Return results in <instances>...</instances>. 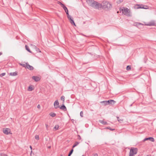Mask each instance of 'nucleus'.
Segmentation results:
<instances>
[{"label": "nucleus", "mask_w": 156, "mask_h": 156, "mask_svg": "<svg viewBox=\"0 0 156 156\" xmlns=\"http://www.w3.org/2000/svg\"><path fill=\"white\" fill-rule=\"evenodd\" d=\"M87 2L89 6L95 9L99 10L101 9V4L94 0H87Z\"/></svg>", "instance_id": "nucleus-1"}, {"label": "nucleus", "mask_w": 156, "mask_h": 156, "mask_svg": "<svg viewBox=\"0 0 156 156\" xmlns=\"http://www.w3.org/2000/svg\"><path fill=\"white\" fill-rule=\"evenodd\" d=\"M101 4V8L104 10H108L111 9L112 7V5L108 1H104Z\"/></svg>", "instance_id": "nucleus-2"}, {"label": "nucleus", "mask_w": 156, "mask_h": 156, "mask_svg": "<svg viewBox=\"0 0 156 156\" xmlns=\"http://www.w3.org/2000/svg\"><path fill=\"white\" fill-rule=\"evenodd\" d=\"M119 10L120 12H122V13L126 15V16H131V13L130 12L129 10L127 8H122L119 9Z\"/></svg>", "instance_id": "nucleus-3"}, {"label": "nucleus", "mask_w": 156, "mask_h": 156, "mask_svg": "<svg viewBox=\"0 0 156 156\" xmlns=\"http://www.w3.org/2000/svg\"><path fill=\"white\" fill-rule=\"evenodd\" d=\"M138 149L136 148L131 147L130 150L129 156H134L137 153Z\"/></svg>", "instance_id": "nucleus-4"}, {"label": "nucleus", "mask_w": 156, "mask_h": 156, "mask_svg": "<svg viewBox=\"0 0 156 156\" xmlns=\"http://www.w3.org/2000/svg\"><path fill=\"white\" fill-rule=\"evenodd\" d=\"M134 8L136 9H147L148 8L147 6H144L142 5H136L134 6Z\"/></svg>", "instance_id": "nucleus-5"}, {"label": "nucleus", "mask_w": 156, "mask_h": 156, "mask_svg": "<svg viewBox=\"0 0 156 156\" xmlns=\"http://www.w3.org/2000/svg\"><path fill=\"white\" fill-rule=\"evenodd\" d=\"M3 132L6 135L12 134L10 129L8 128H3Z\"/></svg>", "instance_id": "nucleus-6"}, {"label": "nucleus", "mask_w": 156, "mask_h": 156, "mask_svg": "<svg viewBox=\"0 0 156 156\" xmlns=\"http://www.w3.org/2000/svg\"><path fill=\"white\" fill-rule=\"evenodd\" d=\"M32 79L36 82L39 81L41 80V77L37 76H33L32 77Z\"/></svg>", "instance_id": "nucleus-7"}, {"label": "nucleus", "mask_w": 156, "mask_h": 156, "mask_svg": "<svg viewBox=\"0 0 156 156\" xmlns=\"http://www.w3.org/2000/svg\"><path fill=\"white\" fill-rule=\"evenodd\" d=\"M108 105H113L116 102V101L113 100H109L107 101Z\"/></svg>", "instance_id": "nucleus-8"}, {"label": "nucleus", "mask_w": 156, "mask_h": 156, "mask_svg": "<svg viewBox=\"0 0 156 156\" xmlns=\"http://www.w3.org/2000/svg\"><path fill=\"white\" fill-rule=\"evenodd\" d=\"M26 68L30 70H33L34 68V67L30 65L27 62L26 63Z\"/></svg>", "instance_id": "nucleus-9"}, {"label": "nucleus", "mask_w": 156, "mask_h": 156, "mask_svg": "<svg viewBox=\"0 0 156 156\" xmlns=\"http://www.w3.org/2000/svg\"><path fill=\"white\" fill-rule=\"evenodd\" d=\"M54 105L55 108H57L59 107V102L58 100L55 101L54 104Z\"/></svg>", "instance_id": "nucleus-10"}, {"label": "nucleus", "mask_w": 156, "mask_h": 156, "mask_svg": "<svg viewBox=\"0 0 156 156\" xmlns=\"http://www.w3.org/2000/svg\"><path fill=\"white\" fill-rule=\"evenodd\" d=\"M147 140H150L152 142H154V139L152 137L146 138L143 140V141H145Z\"/></svg>", "instance_id": "nucleus-11"}, {"label": "nucleus", "mask_w": 156, "mask_h": 156, "mask_svg": "<svg viewBox=\"0 0 156 156\" xmlns=\"http://www.w3.org/2000/svg\"><path fill=\"white\" fill-rule=\"evenodd\" d=\"M147 25L149 26H156V23L154 21H152L151 22H149Z\"/></svg>", "instance_id": "nucleus-12"}, {"label": "nucleus", "mask_w": 156, "mask_h": 156, "mask_svg": "<svg viewBox=\"0 0 156 156\" xmlns=\"http://www.w3.org/2000/svg\"><path fill=\"white\" fill-rule=\"evenodd\" d=\"M59 108L61 109H62L64 111H66L67 110L64 104H63L62 106L60 107H59Z\"/></svg>", "instance_id": "nucleus-13"}, {"label": "nucleus", "mask_w": 156, "mask_h": 156, "mask_svg": "<svg viewBox=\"0 0 156 156\" xmlns=\"http://www.w3.org/2000/svg\"><path fill=\"white\" fill-rule=\"evenodd\" d=\"M63 8L65 11V12L67 16H69V14L68 12V10L67 7L66 6H65Z\"/></svg>", "instance_id": "nucleus-14"}, {"label": "nucleus", "mask_w": 156, "mask_h": 156, "mask_svg": "<svg viewBox=\"0 0 156 156\" xmlns=\"http://www.w3.org/2000/svg\"><path fill=\"white\" fill-rule=\"evenodd\" d=\"M10 75L12 76H16L17 75V73L16 72L11 73H9Z\"/></svg>", "instance_id": "nucleus-15"}, {"label": "nucleus", "mask_w": 156, "mask_h": 156, "mask_svg": "<svg viewBox=\"0 0 156 156\" xmlns=\"http://www.w3.org/2000/svg\"><path fill=\"white\" fill-rule=\"evenodd\" d=\"M34 48L35 49L36 51L37 52H40L41 51L40 49L37 47V46H34Z\"/></svg>", "instance_id": "nucleus-16"}, {"label": "nucleus", "mask_w": 156, "mask_h": 156, "mask_svg": "<svg viewBox=\"0 0 156 156\" xmlns=\"http://www.w3.org/2000/svg\"><path fill=\"white\" fill-rule=\"evenodd\" d=\"M25 48H26V50L28 51L29 52H30V53H32V52L30 50L29 48V47L27 46V45H25Z\"/></svg>", "instance_id": "nucleus-17"}, {"label": "nucleus", "mask_w": 156, "mask_h": 156, "mask_svg": "<svg viewBox=\"0 0 156 156\" xmlns=\"http://www.w3.org/2000/svg\"><path fill=\"white\" fill-rule=\"evenodd\" d=\"M99 122L100 123L104 125L108 124V123L104 121L103 120H99Z\"/></svg>", "instance_id": "nucleus-18"}, {"label": "nucleus", "mask_w": 156, "mask_h": 156, "mask_svg": "<svg viewBox=\"0 0 156 156\" xmlns=\"http://www.w3.org/2000/svg\"><path fill=\"white\" fill-rule=\"evenodd\" d=\"M79 142H78L77 141H76V142H75L74 144H73V148L74 147H76V146H77L79 144Z\"/></svg>", "instance_id": "nucleus-19"}, {"label": "nucleus", "mask_w": 156, "mask_h": 156, "mask_svg": "<svg viewBox=\"0 0 156 156\" xmlns=\"http://www.w3.org/2000/svg\"><path fill=\"white\" fill-rule=\"evenodd\" d=\"M34 89L33 88V87L31 86H29L28 87V90L29 91H30L33 90Z\"/></svg>", "instance_id": "nucleus-20"}, {"label": "nucleus", "mask_w": 156, "mask_h": 156, "mask_svg": "<svg viewBox=\"0 0 156 156\" xmlns=\"http://www.w3.org/2000/svg\"><path fill=\"white\" fill-rule=\"evenodd\" d=\"M102 104H103L105 105H108L107 101H104L101 102Z\"/></svg>", "instance_id": "nucleus-21"}, {"label": "nucleus", "mask_w": 156, "mask_h": 156, "mask_svg": "<svg viewBox=\"0 0 156 156\" xmlns=\"http://www.w3.org/2000/svg\"><path fill=\"white\" fill-rule=\"evenodd\" d=\"M49 115L52 117H54L56 116V114L55 113H53L51 112V113H50Z\"/></svg>", "instance_id": "nucleus-22"}, {"label": "nucleus", "mask_w": 156, "mask_h": 156, "mask_svg": "<svg viewBox=\"0 0 156 156\" xmlns=\"http://www.w3.org/2000/svg\"><path fill=\"white\" fill-rule=\"evenodd\" d=\"M73 151V148L72 149H71L69 153V154L68 155V156H70L72 154Z\"/></svg>", "instance_id": "nucleus-23"}, {"label": "nucleus", "mask_w": 156, "mask_h": 156, "mask_svg": "<svg viewBox=\"0 0 156 156\" xmlns=\"http://www.w3.org/2000/svg\"><path fill=\"white\" fill-rule=\"evenodd\" d=\"M58 4H60L61 6V7H62V8L65 6V5L64 4H62V3H61L60 2H58Z\"/></svg>", "instance_id": "nucleus-24"}, {"label": "nucleus", "mask_w": 156, "mask_h": 156, "mask_svg": "<svg viewBox=\"0 0 156 156\" xmlns=\"http://www.w3.org/2000/svg\"><path fill=\"white\" fill-rule=\"evenodd\" d=\"M70 22L72 25H74L75 26H76V25L73 19L70 21Z\"/></svg>", "instance_id": "nucleus-25"}, {"label": "nucleus", "mask_w": 156, "mask_h": 156, "mask_svg": "<svg viewBox=\"0 0 156 156\" xmlns=\"http://www.w3.org/2000/svg\"><path fill=\"white\" fill-rule=\"evenodd\" d=\"M131 69V66H127L126 68V69L129 71V70H130Z\"/></svg>", "instance_id": "nucleus-26"}, {"label": "nucleus", "mask_w": 156, "mask_h": 156, "mask_svg": "<svg viewBox=\"0 0 156 156\" xmlns=\"http://www.w3.org/2000/svg\"><path fill=\"white\" fill-rule=\"evenodd\" d=\"M59 128V126L58 125H56L54 127L55 130H57Z\"/></svg>", "instance_id": "nucleus-27"}, {"label": "nucleus", "mask_w": 156, "mask_h": 156, "mask_svg": "<svg viewBox=\"0 0 156 156\" xmlns=\"http://www.w3.org/2000/svg\"><path fill=\"white\" fill-rule=\"evenodd\" d=\"M61 99L63 101V103H64L65 101V97L64 96H62L61 97Z\"/></svg>", "instance_id": "nucleus-28"}, {"label": "nucleus", "mask_w": 156, "mask_h": 156, "mask_svg": "<svg viewBox=\"0 0 156 156\" xmlns=\"http://www.w3.org/2000/svg\"><path fill=\"white\" fill-rule=\"evenodd\" d=\"M106 129H109L113 131L115 130V129H112L110 127H108L106 128Z\"/></svg>", "instance_id": "nucleus-29"}, {"label": "nucleus", "mask_w": 156, "mask_h": 156, "mask_svg": "<svg viewBox=\"0 0 156 156\" xmlns=\"http://www.w3.org/2000/svg\"><path fill=\"white\" fill-rule=\"evenodd\" d=\"M117 119L118 121L120 122H121V121H123L122 119H120L119 117H117Z\"/></svg>", "instance_id": "nucleus-30"}, {"label": "nucleus", "mask_w": 156, "mask_h": 156, "mask_svg": "<svg viewBox=\"0 0 156 156\" xmlns=\"http://www.w3.org/2000/svg\"><path fill=\"white\" fill-rule=\"evenodd\" d=\"M19 64L20 66H22L23 67H25V68H26V65H25V64H22V63H20Z\"/></svg>", "instance_id": "nucleus-31"}, {"label": "nucleus", "mask_w": 156, "mask_h": 156, "mask_svg": "<svg viewBox=\"0 0 156 156\" xmlns=\"http://www.w3.org/2000/svg\"><path fill=\"white\" fill-rule=\"evenodd\" d=\"M5 75V73H3L0 74V77H2V76H4Z\"/></svg>", "instance_id": "nucleus-32"}, {"label": "nucleus", "mask_w": 156, "mask_h": 156, "mask_svg": "<svg viewBox=\"0 0 156 156\" xmlns=\"http://www.w3.org/2000/svg\"><path fill=\"white\" fill-rule=\"evenodd\" d=\"M35 138L37 140H39V136L38 135H36L35 136Z\"/></svg>", "instance_id": "nucleus-33"}, {"label": "nucleus", "mask_w": 156, "mask_h": 156, "mask_svg": "<svg viewBox=\"0 0 156 156\" xmlns=\"http://www.w3.org/2000/svg\"><path fill=\"white\" fill-rule=\"evenodd\" d=\"M67 17L70 21L71 20H72V19L71 18V16L69 15V16H67Z\"/></svg>", "instance_id": "nucleus-34"}, {"label": "nucleus", "mask_w": 156, "mask_h": 156, "mask_svg": "<svg viewBox=\"0 0 156 156\" xmlns=\"http://www.w3.org/2000/svg\"><path fill=\"white\" fill-rule=\"evenodd\" d=\"M80 116L81 117H83V112L82 111H81L80 112Z\"/></svg>", "instance_id": "nucleus-35"}, {"label": "nucleus", "mask_w": 156, "mask_h": 156, "mask_svg": "<svg viewBox=\"0 0 156 156\" xmlns=\"http://www.w3.org/2000/svg\"><path fill=\"white\" fill-rule=\"evenodd\" d=\"M78 140H81V136L79 135H78Z\"/></svg>", "instance_id": "nucleus-36"}, {"label": "nucleus", "mask_w": 156, "mask_h": 156, "mask_svg": "<svg viewBox=\"0 0 156 156\" xmlns=\"http://www.w3.org/2000/svg\"><path fill=\"white\" fill-rule=\"evenodd\" d=\"M1 156H8L6 154H1Z\"/></svg>", "instance_id": "nucleus-37"}, {"label": "nucleus", "mask_w": 156, "mask_h": 156, "mask_svg": "<svg viewBox=\"0 0 156 156\" xmlns=\"http://www.w3.org/2000/svg\"><path fill=\"white\" fill-rule=\"evenodd\" d=\"M37 108H41V106L40 105H38L37 106Z\"/></svg>", "instance_id": "nucleus-38"}, {"label": "nucleus", "mask_w": 156, "mask_h": 156, "mask_svg": "<svg viewBox=\"0 0 156 156\" xmlns=\"http://www.w3.org/2000/svg\"><path fill=\"white\" fill-rule=\"evenodd\" d=\"M136 25H141V24H142V25H143L142 24L140 23H136Z\"/></svg>", "instance_id": "nucleus-39"}, {"label": "nucleus", "mask_w": 156, "mask_h": 156, "mask_svg": "<svg viewBox=\"0 0 156 156\" xmlns=\"http://www.w3.org/2000/svg\"><path fill=\"white\" fill-rule=\"evenodd\" d=\"M45 126H46V128L47 129H48V125L47 124H45Z\"/></svg>", "instance_id": "nucleus-40"}, {"label": "nucleus", "mask_w": 156, "mask_h": 156, "mask_svg": "<svg viewBox=\"0 0 156 156\" xmlns=\"http://www.w3.org/2000/svg\"><path fill=\"white\" fill-rule=\"evenodd\" d=\"M30 149L31 150V153L32 152V146H30Z\"/></svg>", "instance_id": "nucleus-41"}, {"label": "nucleus", "mask_w": 156, "mask_h": 156, "mask_svg": "<svg viewBox=\"0 0 156 156\" xmlns=\"http://www.w3.org/2000/svg\"><path fill=\"white\" fill-rule=\"evenodd\" d=\"M94 156H98V154L97 153L94 154Z\"/></svg>", "instance_id": "nucleus-42"}, {"label": "nucleus", "mask_w": 156, "mask_h": 156, "mask_svg": "<svg viewBox=\"0 0 156 156\" xmlns=\"http://www.w3.org/2000/svg\"><path fill=\"white\" fill-rule=\"evenodd\" d=\"M123 2V0H119V3H121Z\"/></svg>", "instance_id": "nucleus-43"}, {"label": "nucleus", "mask_w": 156, "mask_h": 156, "mask_svg": "<svg viewBox=\"0 0 156 156\" xmlns=\"http://www.w3.org/2000/svg\"><path fill=\"white\" fill-rule=\"evenodd\" d=\"M51 148V146H48V148H49V149H50V148Z\"/></svg>", "instance_id": "nucleus-44"}, {"label": "nucleus", "mask_w": 156, "mask_h": 156, "mask_svg": "<svg viewBox=\"0 0 156 156\" xmlns=\"http://www.w3.org/2000/svg\"><path fill=\"white\" fill-rule=\"evenodd\" d=\"M2 52H0V55H2Z\"/></svg>", "instance_id": "nucleus-45"}, {"label": "nucleus", "mask_w": 156, "mask_h": 156, "mask_svg": "<svg viewBox=\"0 0 156 156\" xmlns=\"http://www.w3.org/2000/svg\"><path fill=\"white\" fill-rule=\"evenodd\" d=\"M117 13H119V12H118H118H117Z\"/></svg>", "instance_id": "nucleus-46"}, {"label": "nucleus", "mask_w": 156, "mask_h": 156, "mask_svg": "<svg viewBox=\"0 0 156 156\" xmlns=\"http://www.w3.org/2000/svg\"><path fill=\"white\" fill-rule=\"evenodd\" d=\"M147 156H151V155H150V156H148V155H147Z\"/></svg>", "instance_id": "nucleus-47"}]
</instances>
